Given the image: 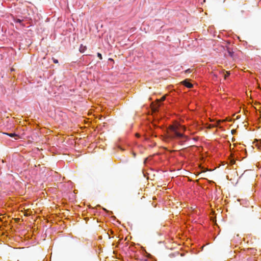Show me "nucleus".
I'll use <instances>...</instances> for the list:
<instances>
[{"instance_id": "3", "label": "nucleus", "mask_w": 261, "mask_h": 261, "mask_svg": "<svg viewBox=\"0 0 261 261\" xmlns=\"http://www.w3.org/2000/svg\"><path fill=\"white\" fill-rule=\"evenodd\" d=\"M87 49V47L85 45H83V44H81L79 50L81 53H83Z\"/></svg>"}, {"instance_id": "8", "label": "nucleus", "mask_w": 261, "mask_h": 261, "mask_svg": "<svg viewBox=\"0 0 261 261\" xmlns=\"http://www.w3.org/2000/svg\"><path fill=\"white\" fill-rule=\"evenodd\" d=\"M97 57L99 58L100 60L102 59V55L100 53H97Z\"/></svg>"}, {"instance_id": "7", "label": "nucleus", "mask_w": 261, "mask_h": 261, "mask_svg": "<svg viewBox=\"0 0 261 261\" xmlns=\"http://www.w3.org/2000/svg\"><path fill=\"white\" fill-rule=\"evenodd\" d=\"M14 21H15V22H18V23H20L22 22V20L20 19H18V18H15V19H14Z\"/></svg>"}, {"instance_id": "6", "label": "nucleus", "mask_w": 261, "mask_h": 261, "mask_svg": "<svg viewBox=\"0 0 261 261\" xmlns=\"http://www.w3.org/2000/svg\"><path fill=\"white\" fill-rule=\"evenodd\" d=\"M222 72L224 74V77L225 79L230 75V72L229 71H226V73H225L224 70H223Z\"/></svg>"}, {"instance_id": "2", "label": "nucleus", "mask_w": 261, "mask_h": 261, "mask_svg": "<svg viewBox=\"0 0 261 261\" xmlns=\"http://www.w3.org/2000/svg\"><path fill=\"white\" fill-rule=\"evenodd\" d=\"M182 84L186 87L191 88L193 87V85L189 83L187 80L182 82Z\"/></svg>"}, {"instance_id": "11", "label": "nucleus", "mask_w": 261, "mask_h": 261, "mask_svg": "<svg viewBox=\"0 0 261 261\" xmlns=\"http://www.w3.org/2000/svg\"><path fill=\"white\" fill-rule=\"evenodd\" d=\"M185 72H186V73H190V72H191V70H190V69H187V70H186L185 71Z\"/></svg>"}, {"instance_id": "12", "label": "nucleus", "mask_w": 261, "mask_h": 261, "mask_svg": "<svg viewBox=\"0 0 261 261\" xmlns=\"http://www.w3.org/2000/svg\"><path fill=\"white\" fill-rule=\"evenodd\" d=\"M115 259H116V258L119 259V258L117 257V253H116V252H115Z\"/></svg>"}, {"instance_id": "14", "label": "nucleus", "mask_w": 261, "mask_h": 261, "mask_svg": "<svg viewBox=\"0 0 261 261\" xmlns=\"http://www.w3.org/2000/svg\"><path fill=\"white\" fill-rule=\"evenodd\" d=\"M136 136L137 137H139L140 136L139 134H136Z\"/></svg>"}, {"instance_id": "15", "label": "nucleus", "mask_w": 261, "mask_h": 261, "mask_svg": "<svg viewBox=\"0 0 261 261\" xmlns=\"http://www.w3.org/2000/svg\"><path fill=\"white\" fill-rule=\"evenodd\" d=\"M109 60H111V61H113V60L112 59H111V58H109Z\"/></svg>"}, {"instance_id": "13", "label": "nucleus", "mask_w": 261, "mask_h": 261, "mask_svg": "<svg viewBox=\"0 0 261 261\" xmlns=\"http://www.w3.org/2000/svg\"><path fill=\"white\" fill-rule=\"evenodd\" d=\"M235 132H236V130H234V129H232V130H231V133H232V134H234Z\"/></svg>"}, {"instance_id": "9", "label": "nucleus", "mask_w": 261, "mask_h": 261, "mask_svg": "<svg viewBox=\"0 0 261 261\" xmlns=\"http://www.w3.org/2000/svg\"><path fill=\"white\" fill-rule=\"evenodd\" d=\"M165 98H166V96H163V97L161 98L160 101H164V100L165 99Z\"/></svg>"}, {"instance_id": "1", "label": "nucleus", "mask_w": 261, "mask_h": 261, "mask_svg": "<svg viewBox=\"0 0 261 261\" xmlns=\"http://www.w3.org/2000/svg\"><path fill=\"white\" fill-rule=\"evenodd\" d=\"M186 129L182 125H170L167 129L168 137L170 139H181V142H185L188 139V137L184 135Z\"/></svg>"}, {"instance_id": "4", "label": "nucleus", "mask_w": 261, "mask_h": 261, "mask_svg": "<svg viewBox=\"0 0 261 261\" xmlns=\"http://www.w3.org/2000/svg\"><path fill=\"white\" fill-rule=\"evenodd\" d=\"M4 134L5 135H7L11 137H18V136L15 134V133H4Z\"/></svg>"}, {"instance_id": "16", "label": "nucleus", "mask_w": 261, "mask_h": 261, "mask_svg": "<svg viewBox=\"0 0 261 261\" xmlns=\"http://www.w3.org/2000/svg\"><path fill=\"white\" fill-rule=\"evenodd\" d=\"M241 13H244V11H243V10H242V11H241Z\"/></svg>"}, {"instance_id": "10", "label": "nucleus", "mask_w": 261, "mask_h": 261, "mask_svg": "<svg viewBox=\"0 0 261 261\" xmlns=\"http://www.w3.org/2000/svg\"><path fill=\"white\" fill-rule=\"evenodd\" d=\"M53 62H54V63H58V60H57L56 59H53Z\"/></svg>"}, {"instance_id": "5", "label": "nucleus", "mask_w": 261, "mask_h": 261, "mask_svg": "<svg viewBox=\"0 0 261 261\" xmlns=\"http://www.w3.org/2000/svg\"><path fill=\"white\" fill-rule=\"evenodd\" d=\"M227 53L230 57H231V58L233 57L234 52L232 50H230V48L227 49Z\"/></svg>"}]
</instances>
